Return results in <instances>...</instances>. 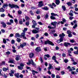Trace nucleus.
I'll list each match as a JSON object with an SVG mask.
<instances>
[{
    "label": "nucleus",
    "instance_id": "obj_17",
    "mask_svg": "<svg viewBox=\"0 0 78 78\" xmlns=\"http://www.w3.org/2000/svg\"><path fill=\"white\" fill-rule=\"evenodd\" d=\"M2 70L4 72H6L7 70H8V68H6L5 67H4L2 68Z\"/></svg>",
    "mask_w": 78,
    "mask_h": 78
},
{
    "label": "nucleus",
    "instance_id": "obj_21",
    "mask_svg": "<svg viewBox=\"0 0 78 78\" xmlns=\"http://www.w3.org/2000/svg\"><path fill=\"white\" fill-rule=\"evenodd\" d=\"M14 76L16 78H19V73H15Z\"/></svg>",
    "mask_w": 78,
    "mask_h": 78
},
{
    "label": "nucleus",
    "instance_id": "obj_41",
    "mask_svg": "<svg viewBox=\"0 0 78 78\" xmlns=\"http://www.w3.org/2000/svg\"><path fill=\"white\" fill-rule=\"evenodd\" d=\"M10 53L11 52H10L9 51H8L6 52V55H9Z\"/></svg>",
    "mask_w": 78,
    "mask_h": 78
},
{
    "label": "nucleus",
    "instance_id": "obj_34",
    "mask_svg": "<svg viewBox=\"0 0 78 78\" xmlns=\"http://www.w3.org/2000/svg\"><path fill=\"white\" fill-rule=\"evenodd\" d=\"M16 41L18 42H20V41H21V39L19 38H17L16 39Z\"/></svg>",
    "mask_w": 78,
    "mask_h": 78
},
{
    "label": "nucleus",
    "instance_id": "obj_25",
    "mask_svg": "<svg viewBox=\"0 0 78 78\" xmlns=\"http://www.w3.org/2000/svg\"><path fill=\"white\" fill-rule=\"evenodd\" d=\"M32 22L33 25H35V26L37 25V23H36V21L33 20L32 21Z\"/></svg>",
    "mask_w": 78,
    "mask_h": 78
},
{
    "label": "nucleus",
    "instance_id": "obj_60",
    "mask_svg": "<svg viewBox=\"0 0 78 78\" xmlns=\"http://www.w3.org/2000/svg\"><path fill=\"white\" fill-rule=\"evenodd\" d=\"M70 42H71L72 43H73L75 42V40H70Z\"/></svg>",
    "mask_w": 78,
    "mask_h": 78
},
{
    "label": "nucleus",
    "instance_id": "obj_63",
    "mask_svg": "<svg viewBox=\"0 0 78 78\" xmlns=\"http://www.w3.org/2000/svg\"><path fill=\"white\" fill-rule=\"evenodd\" d=\"M19 77H20V78H23V75L22 74H20V75Z\"/></svg>",
    "mask_w": 78,
    "mask_h": 78
},
{
    "label": "nucleus",
    "instance_id": "obj_53",
    "mask_svg": "<svg viewBox=\"0 0 78 78\" xmlns=\"http://www.w3.org/2000/svg\"><path fill=\"white\" fill-rule=\"evenodd\" d=\"M39 37V34H36L35 36V37L36 39H37Z\"/></svg>",
    "mask_w": 78,
    "mask_h": 78
},
{
    "label": "nucleus",
    "instance_id": "obj_57",
    "mask_svg": "<svg viewBox=\"0 0 78 78\" xmlns=\"http://www.w3.org/2000/svg\"><path fill=\"white\" fill-rule=\"evenodd\" d=\"M77 63L76 62H73V65H76L77 64Z\"/></svg>",
    "mask_w": 78,
    "mask_h": 78
},
{
    "label": "nucleus",
    "instance_id": "obj_44",
    "mask_svg": "<svg viewBox=\"0 0 78 78\" xmlns=\"http://www.w3.org/2000/svg\"><path fill=\"white\" fill-rule=\"evenodd\" d=\"M11 42L12 44H15V41L14 40H12L11 41Z\"/></svg>",
    "mask_w": 78,
    "mask_h": 78
},
{
    "label": "nucleus",
    "instance_id": "obj_14",
    "mask_svg": "<svg viewBox=\"0 0 78 78\" xmlns=\"http://www.w3.org/2000/svg\"><path fill=\"white\" fill-rule=\"evenodd\" d=\"M55 2L56 5H59V3H60V1L59 0H55Z\"/></svg>",
    "mask_w": 78,
    "mask_h": 78
},
{
    "label": "nucleus",
    "instance_id": "obj_8",
    "mask_svg": "<svg viewBox=\"0 0 78 78\" xmlns=\"http://www.w3.org/2000/svg\"><path fill=\"white\" fill-rule=\"evenodd\" d=\"M9 21L10 23L9 22H7L6 23V24H7V25H11L12 23H14V21L12 19L10 20Z\"/></svg>",
    "mask_w": 78,
    "mask_h": 78
},
{
    "label": "nucleus",
    "instance_id": "obj_64",
    "mask_svg": "<svg viewBox=\"0 0 78 78\" xmlns=\"http://www.w3.org/2000/svg\"><path fill=\"white\" fill-rule=\"evenodd\" d=\"M51 76L52 78H54L55 77V74H52L51 75Z\"/></svg>",
    "mask_w": 78,
    "mask_h": 78
},
{
    "label": "nucleus",
    "instance_id": "obj_9",
    "mask_svg": "<svg viewBox=\"0 0 78 78\" xmlns=\"http://www.w3.org/2000/svg\"><path fill=\"white\" fill-rule=\"evenodd\" d=\"M35 50L36 52H39L41 51V48L40 47H37L35 48Z\"/></svg>",
    "mask_w": 78,
    "mask_h": 78
},
{
    "label": "nucleus",
    "instance_id": "obj_24",
    "mask_svg": "<svg viewBox=\"0 0 78 78\" xmlns=\"http://www.w3.org/2000/svg\"><path fill=\"white\" fill-rule=\"evenodd\" d=\"M50 18L52 20H55L56 19V18L55 16H52V15L51 16Z\"/></svg>",
    "mask_w": 78,
    "mask_h": 78
},
{
    "label": "nucleus",
    "instance_id": "obj_55",
    "mask_svg": "<svg viewBox=\"0 0 78 78\" xmlns=\"http://www.w3.org/2000/svg\"><path fill=\"white\" fill-rule=\"evenodd\" d=\"M30 14H31V15H32V16H33L34 15V13H33L31 10L30 11Z\"/></svg>",
    "mask_w": 78,
    "mask_h": 78
},
{
    "label": "nucleus",
    "instance_id": "obj_56",
    "mask_svg": "<svg viewBox=\"0 0 78 78\" xmlns=\"http://www.w3.org/2000/svg\"><path fill=\"white\" fill-rule=\"evenodd\" d=\"M11 73L12 74H14V70H11L10 71Z\"/></svg>",
    "mask_w": 78,
    "mask_h": 78
},
{
    "label": "nucleus",
    "instance_id": "obj_48",
    "mask_svg": "<svg viewBox=\"0 0 78 78\" xmlns=\"http://www.w3.org/2000/svg\"><path fill=\"white\" fill-rule=\"evenodd\" d=\"M30 25V23L29 22H27L26 23V26H28Z\"/></svg>",
    "mask_w": 78,
    "mask_h": 78
},
{
    "label": "nucleus",
    "instance_id": "obj_26",
    "mask_svg": "<svg viewBox=\"0 0 78 78\" xmlns=\"http://www.w3.org/2000/svg\"><path fill=\"white\" fill-rule=\"evenodd\" d=\"M8 62L9 63H12L13 64H14V60H11L9 61Z\"/></svg>",
    "mask_w": 78,
    "mask_h": 78
},
{
    "label": "nucleus",
    "instance_id": "obj_36",
    "mask_svg": "<svg viewBox=\"0 0 78 78\" xmlns=\"http://www.w3.org/2000/svg\"><path fill=\"white\" fill-rule=\"evenodd\" d=\"M77 24H74V26L73 27V28H74V29H75V28L77 27Z\"/></svg>",
    "mask_w": 78,
    "mask_h": 78
},
{
    "label": "nucleus",
    "instance_id": "obj_22",
    "mask_svg": "<svg viewBox=\"0 0 78 78\" xmlns=\"http://www.w3.org/2000/svg\"><path fill=\"white\" fill-rule=\"evenodd\" d=\"M54 33H55V30H51L50 31L49 34H54Z\"/></svg>",
    "mask_w": 78,
    "mask_h": 78
},
{
    "label": "nucleus",
    "instance_id": "obj_43",
    "mask_svg": "<svg viewBox=\"0 0 78 78\" xmlns=\"http://www.w3.org/2000/svg\"><path fill=\"white\" fill-rule=\"evenodd\" d=\"M67 33L68 34H72V32L70 30H69L67 31Z\"/></svg>",
    "mask_w": 78,
    "mask_h": 78
},
{
    "label": "nucleus",
    "instance_id": "obj_16",
    "mask_svg": "<svg viewBox=\"0 0 78 78\" xmlns=\"http://www.w3.org/2000/svg\"><path fill=\"white\" fill-rule=\"evenodd\" d=\"M51 16H57V17L59 16V15L54 13H51Z\"/></svg>",
    "mask_w": 78,
    "mask_h": 78
},
{
    "label": "nucleus",
    "instance_id": "obj_47",
    "mask_svg": "<svg viewBox=\"0 0 78 78\" xmlns=\"http://www.w3.org/2000/svg\"><path fill=\"white\" fill-rule=\"evenodd\" d=\"M1 17H5V14H2L1 15Z\"/></svg>",
    "mask_w": 78,
    "mask_h": 78
},
{
    "label": "nucleus",
    "instance_id": "obj_10",
    "mask_svg": "<svg viewBox=\"0 0 78 78\" xmlns=\"http://www.w3.org/2000/svg\"><path fill=\"white\" fill-rule=\"evenodd\" d=\"M15 37H16V38H17V37H21V35L19 33H16Z\"/></svg>",
    "mask_w": 78,
    "mask_h": 78
},
{
    "label": "nucleus",
    "instance_id": "obj_35",
    "mask_svg": "<svg viewBox=\"0 0 78 78\" xmlns=\"http://www.w3.org/2000/svg\"><path fill=\"white\" fill-rule=\"evenodd\" d=\"M62 9H63V11H66V7H65V6H62Z\"/></svg>",
    "mask_w": 78,
    "mask_h": 78
},
{
    "label": "nucleus",
    "instance_id": "obj_4",
    "mask_svg": "<svg viewBox=\"0 0 78 78\" xmlns=\"http://www.w3.org/2000/svg\"><path fill=\"white\" fill-rule=\"evenodd\" d=\"M27 65H30V64H31L33 66H35V64H34V63L33 62V59H32L30 60H29V62H27Z\"/></svg>",
    "mask_w": 78,
    "mask_h": 78
},
{
    "label": "nucleus",
    "instance_id": "obj_20",
    "mask_svg": "<svg viewBox=\"0 0 78 78\" xmlns=\"http://www.w3.org/2000/svg\"><path fill=\"white\" fill-rule=\"evenodd\" d=\"M30 58H32L34 56V53L31 52L29 54Z\"/></svg>",
    "mask_w": 78,
    "mask_h": 78
},
{
    "label": "nucleus",
    "instance_id": "obj_45",
    "mask_svg": "<svg viewBox=\"0 0 78 78\" xmlns=\"http://www.w3.org/2000/svg\"><path fill=\"white\" fill-rule=\"evenodd\" d=\"M48 28L49 29H55V28H54V27H51L50 26H48Z\"/></svg>",
    "mask_w": 78,
    "mask_h": 78
},
{
    "label": "nucleus",
    "instance_id": "obj_2",
    "mask_svg": "<svg viewBox=\"0 0 78 78\" xmlns=\"http://www.w3.org/2000/svg\"><path fill=\"white\" fill-rule=\"evenodd\" d=\"M59 36L60 37L59 40L60 42H61L63 41V38H64V37L65 36V34H64V33H62V34H59Z\"/></svg>",
    "mask_w": 78,
    "mask_h": 78
},
{
    "label": "nucleus",
    "instance_id": "obj_54",
    "mask_svg": "<svg viewBox=\"0 0 78 78\" xmlns=\"http://www.w3.org/2000/svg\"><path fill=\"white\" fill-rule=\"evenodd\" d=\"M53 36L54 37H57V36H58V34L56 33L54 34Z\"/></svg>",
    "mask_w": 78,
    "mask_h": 78
},
{
    "label": "nucleus",
    "instance_id": "obj_42",
    "mask_svg": "<svg viewBox=\"0 0 78 78\" xmlns=\"http://www.w3.org/2000/svg\"><path fill=\"white\" fill-rule=\"evenodd\" d=\"M48 5L49 6H50V8H52V9H54V7L53 5H51V4H48Z\"/></svg>",
    "mask_w": 78,
    "mask_h": 78
},
{
    "label": "nucleus",
    "instance_id": "obj_13",
    "mask_svg": "<svg viewBox=\"0 0 78 78\" xmlns=\"http://www.w3.org/2000/svg\"><path fill=\"white\" fill-rule=\"evenodd\" d=\"M49 66L48 68V70H50V69H51L53 68V66H52V65H51V64H49Z\"/></svg>",
    "mask_w": 78,
    "mask_h": 78
},
{
    "label": "nucleus",
    "instance_id": "obj_3",
    "mask_svg": "<svg viewBox=\"0 0 78 78\" xmlns=\"http://www.w3.org/2000/svg\"><path fill=\"white\" fill-rule=\"evenodd\" d=\"M49 44V45H52V46H54V45L53 43L49 40L45 41L44 42V44Z\"/></svg>",
    "mask_w": 78,
    "mask_h": 78
},
{
    "label": "nucleus",
    "instance_id": "obj_28",
    "mask_svg": "<svg viewBox=\"0 0 78 78\" xmlns=\"http://www.w3.org/2000/svg\"><path fill=\"white\" fill-rule=\"evenodd\" d=\"M56 59V56H53L52 58V60H55Z\"/></svg>",
    "mask_w": 78,
    "mask_h": 78
},
{
    "label": "nucleus",
    "instance_id": "obj_1",
    "mask_svg": "<svg viewBox=\"0 0 78 78\" xmlns=\"http://www.w3.org/2000/svg\"><path fill=\"white\" fill-rule=\"evenodd\" d=\"M9 7H10L11 8H18V9L19 8V7L18 6V5L14 4L11 5V4H9Z\"/></svg>",
    "mask_w": 78,
    "mask_h": 78
},
{
    "label": "nucleus",
    "instance_id": "obj_18",
    "mask_svg": "<svg viewBox=\"0 0 78 78\" xmlns=\"http://www.w3.org/2000/svg\"><path fill=\"white\" fill-rule=\"evenodd\" d=\"M7 6H8V4L6 3L4 4L2 6V7L4 8H6V7H7Z\"/></svg>",
    "mask_w": 78,
    "mask_h": 78
},
{
    "label": "nucleus",
    "instance_id": "obj_15",
    "mask_svg": "<svg viewBox=\"0 0 78 78\" xmlns=\"http://www.w3.org/2000/svg\"><path fill=\"white\" fill-rule=\"evenodd\" d=\"M32 33H34L35 34H36V33H38V32H39V31L37 30H34L32 31Z\"/></svg>",
    "mask_w": 78,
    "mask_h": 78
},
{
    "label": "nucleus",
    "instance_id": "obj_33",
    "mask_svg": "<svg viewBox=\"0 0 78 78\" xmlns=\"http://www.w3.org/2000/svg\"><path fill=\"white\" fill-rule=\"evenodd\" d=\"M22 13V11L20 10L18 11V14H21Z\"/></svg>",
    "mask_w": 78,
    "mask_h": 78
},
{
    "label": "nucleus",
    "instance_id": "obj_49",
    "mask_svg": "<svg viewBox=\"0 0 78 78\" xmlns=\"http://www.w3.org/2000/svg\"><path fill=\"white\" fill-rule=\"evenodd\" d=\"M32 72L33 73H38L36 71H35L34 70H32Z\"/></svg>",
    "mask_w": 78,
    "mask_h": 78
},
{
    "label": "nucleus",
    "instance_id": "obj_7",
    "mask_svg": "<svg viewBox=\"0 0 78 78\" xmlns=\"http://www.w3.org/2000/svg\"><path fill=\"white\" fill-rule=\"evenodd\" d=\"M57 22H54L51 23V25L54 26V28H56V25L57 24Z\"/></svg>",
    "mask_w": 78,
    "mask_h": 78
},
{
    "label": "nucleus",
    "instance_id": "obj_6",
    "mask_svg": "<svg viewBox=\"0 0 78 78\" xmlns=\"http://www.w3.org/2000/svg\"><path fill=\"white\" fill-rule=\"evenodd\" d=\"M43 2L42 1H40L39 2L38 6L39 8H41L42 6H44V4H43Z\"/></svg>",
    "mask_w": 78,
    "mask_h": 78
},
{
    "label": "nucleus",
    "instance_id": "obj_51",
    "mask_svg": "<svg viewBox=\"0 0 78 78\" xmlns=\"http://www.w3.org/2000/svg\"><path fill=\"white\" fill-rule=\"evenodd\" d=\"M64 62H65V63H67L68 62H69V60L68 59H65L64 60Z\"/></svg>",
    "mask_w": 78,
    "mask_h": 78
},
{
    "label": "nucleus",
    "instance_id": "obj_11",
    "mask_svg": "<svg viewBox=\"0 0 78 78\" xmlns=\"http://www.w3.org/2000/svg\"><path fill=\"white\" fill-rule=\"evenodd\" d=\"M21 36H22L23 38L24 39H27V37H25V33H22Z\"/></svg>",
    "mask_w": 78,
    "mask_h": 78
},
{
    "label": "nucleus",
    "instance_id": "obj_12",
    "mask_svg": "<svg viewBox=\"0 0 78 78\" xmlns=\"http://www.w3.org/2000/svg\"><path fill=\"white\" fill-rule=\"evenodd\" d=\"M1 24L2 25L3 27L4 28H6V23H5V22H1Z\"/></svg>",
    "mask_w": 78,
    "mask_h": 78
},
{
    "label": "nucleus",
    "instance_id": "obj_62",
    "mask_svg": "<svg viewBox=\"0 0 78 78\" xmlns=\"http://www.w3.org/2000/svg\"><path fill=\"white\" fill-rule=\"evenodd\" d=\"M62 20L64 23H66V20L64 18Z\"/></svg>",
    "mask_w": 78,
    "mask_h": 78
},
{
    "label": "nucleus",
    "instance_id": "obj_31",
    "mask_svg": "<svg viewBox=\"0 0 78 78\" xmlns=\"http://www.w3.org/2000/svg\"><path fill=\"white\" fill-rule=\"evenodd\" d=\"M18 69H19V70H22L23 69V68L22 66H18Z\"/></svg>",
    "mask_w": 78,
    "mask_h": 78
},
{
    "label": "nucleus",
    "instance_id": "obj_30",
    "mask_svg": "<svg viewBox=\"0 0 78 78\" xmlns=\"http://www.w3.org/2000/svg\"><path fill=\"white\" fill-rule=\"evenodd\" d=\"M5 62L3 61L2 63L0 64V66H2V65H5Z\"/></svg>",
    "mask_w": 78,
    "mask_h": 78
},
{
    "label": "nucleus",
    "instance_id": "obj_19",
    "mask_svg": "<svg viewBox=\"0 0 78 78\" xmlns=\"http://www.w3.org/2000/svg\"><path fill=\"white\" fill-rule=\"evenodd\" d=\"M42 9H44V10H46V11H47V10H48V9H49L48 8L47 6H45L43 8H42Z\"/></svg>",
    "mask_w": 78,
    "mask_h": 78
},
{
    "label": "nucleus",
    "instance_id": "obj_27",
    "mask_svg": "<svg viewBox=\"0 0 78 78\" xmlns=\"http://www.w3.org/2000/svg\"><path fill=\"white\" fill-rule=\"evenodd\" d=\"M48 18V14H46L44 17L45 19H47Z\"/></svg>",
    "mask_w": 78,
    "mask_h": 78
},
{
    "label": "nucleus",
    "instance_id": "obj_46",
    "mask_svg": "<svg viewBox=\"0 0 78 78\" xmlns=\"http://www.w3.org/2000/svg\"><path fill=\"white\" fill-rule=\"evenodd\" d=\"M25 19L26 20H28L30 19L29 17H28L27 16H25Z\"/></svg>",
    "mask_w": 78,
    "mask_h": 78
},
{
    "label": "nucleus",
    "instance_id": "obj_5",
    "mask_svg": "<svg viewBox=\"0 0 78 78\" xmlns=\"http://www.w3.org/2000/svg\"><path fill=\"white\" fill-rule=\"evenodd\" d=\"M64 45L66 47H70L71 46V44L69 42H65L64 43Z\"/></svg>",
    "mask_w": 78,
    "mask_h": 78
},
{
    "label": "nucleus",
    "instance_id": "obj_61",
    "mask_svg": "<svg viewBox=\"0 0 78 78\" xmlns=\"http://www.w3.org/2000/svg\"><path fill=\"white\" fill-rule=\"evenodd\" d=\"M19 23L21 25H22V24H23V22H22V21H20L19 22Z\"/></svg>",
    "mask_w": 78,
    "mask_h": 78
},
{
    "label": "nucleus",
    "instance_id": "obj_32",
    "mask_svg": "<svg viewBox=\"0 0 78 78\" xmlns=\"http://www.w3.org/2000/svg\"><path fill=\"white\" fill-rule=\"evenodd\" d=\"M8 16L9 17H10V18H12V19L13 18V17L11 15V14H10V13H8Z\"/></svg>",
    "mask_w": 78,
    "mask_h": 78
},
{
    "label": "nucleus",
    "instance_id": "obj_59",
    "mask_svg": "<svg viewBox=\"0 0 78 78\" xmlns=\"http://www.w3.org/2000/svg\"><path fill=\"white\" fill-rule=\"evenodd\" d=\"M28 30V29L26 28H25L24 29V30H23V32H25V31H27Z\"/></svg>",
    "mask_w": 78,
    "mask_h": 78
},
{
    "label": "nucleus",
    "instance_id": "obj_50",
    "mask_svg": "<svg viewBox=\"0 0 78 78\" xmlns=\"http://www.w3.org/2000/svg\"><path fill=\"white\" fill-rule=\"evenodd\" d=\"M20 66L21 67H24V64L23 63H21L20 64Z\"/></svg>",
    "mask_w": 78,
    "mask_h": 78
},
{
    "label": "nucleus",
    "instance_id": "obj_40",
    "mask_svg": "<svg viewBox=\"0 0 78 78\" xmlns=\"http://www.w3.org/2000/svg\"><path fill=\"white\" fill-rule=\"evenodd\" d=\"M67 5H68V6H71V5H72V3L70 2H68L67 3Z\"/></svg>",
    "mask_w": 78,
    "mask_h": 78
},
{
    "label": "nucleus",
    "instance_id": "obj_29",
    "mask_svg": "<svg viewBox=\"0 0 78 78\" xmlns=\"http://www.w3.org/2000/svg\"><path fill=\"white\" fill-rule=\"evenodd\" d=\"M71 74L73 75H75V74H77V73L75 71H72L71 72Z\"/></svg>",
    "mask_w": 78,
    "mask_h": 78
},
{
    "label": "nucleus",
    "instance_id": "obj_52",
    "mask_svg": "<svg viewBox=\"0 0 78 78\" xmlns=\"http://www.w3.org/2000/svg\"><path fill=\"white\" fill-rule=\"evenodd\" d=\"M44 56H46V57H47V58H50V56L48 54V55H44Z\"/></svg>",
    "mask_w": 78,
    "mask_h": 78
},
{
    "label": "nucleus",
    "instance_id": "obj_39",
    "mask_svg": "<svg viewBox=\"0 0 78 78\" xmlns=\"http://www.w3.org/2000/svg\"><path fill=\"white\" fill-rule=\"evenodd\" d=\"M3 43L4 44L6 43V40L5 39H3Z\"/></svg>",
    "mask_w": 78,
    "mask_h": 78
},
{
    "label": "nucleus",
    "instance_id": "obj_23",
    "mask_svg": "<svg viewBox=\"0 0 78 78\" xmlns=\"http://www.w3.org/2000/svg\"><path fill=\"white\" fill-rule=\"evenodd\" d=\"M16 61H19V58H20V56L19 55H17L16 56Z\"/></svg>",
    "mask_w": 78,
    "mask_h": 78
},
{
    "label": "nucleus",
    "instance_id": "obj_37",
    "mask_svg": "<svg viewBox=\"0 0 78 78\" xmlns=\"http://www.w3.org/2000/svg\"><path fill=\"white\" fill-rule=\"evenodd\" d=\"M0 12H2L5 11V9L3 8H2L0 9Z\"/></svg>",
    "mask_w": 78,
    "mask_h": 78
},
{
    "label": "nucleus",
    "instance_id": "obj_58",
    "mask_svg": "<svg viewBox=\"0 0 78 78\" xmlns=\"http://www.w3.org/2000/svg\"><path fill=\"white\" fill-rule=\"evenodd\" d=\"M14 21L16 23H18V20L17 19H14Z\"/></svg>",
    "mask_w": 78,
    "mask_h": 78
},
{
    "label": "nucleus",
    "instance_id": "obj_38",
    "mask_svg": "<svg viewBox=\"0 0 78 78\" xmlns=\"http://www.w3.org/2000/svg\"><path fill=\"white\" fill-rule=\"evenodd\" d=\"M39 59L40 61L41 62V63H42V62H43V59H42V57H40Z\"/></svg>",
    "mask_w": 78,
    "mask_h": 78
}]
</instances>
